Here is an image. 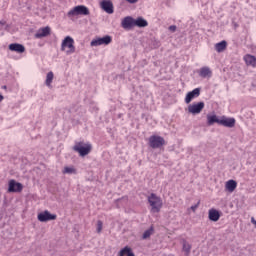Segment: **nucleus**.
I'll return each instance as SVG.
<instances>
[{
  "label": "nucleus",
  "instance_id": "f257e3e1",
  "mask_svg": "<svg viewBox=\"0 0 256 256\" xmlns=\"http://www.w3.org/2000/svg\"><path fill=\"white\" fill-rule=\"evenodd\" d=\"M147 199L151 207V213H159L163 207V200L161 197L157 196L155 193H151Z\"/></svg>",
  "mask_w": 256,
  "mask_h": 256
},
{
  "label": "nucleus",
  "instance_id": "f03ea898",
  "mask_svg": "<svg viewBox=\"0 0 256 256\" xmlns=\"http://www.w3.org/2000/svg\"><path fill=\"white\" fill-rule=\"evenodd\" d=\"M61 51H65L66 55L75 53V40L71 36H66L61 44Z\"/></svg>",
  "mask_w": 256,
  "mask_h": 256
},
{
  "label": "nucleus",
  "instance_id": "7ed1b4c3",
  "mask_svg": "<svg viewBox=\"0 0 256 256\" xmlns=\"http://www.w3.org/2000/svg\"><path fill=\"white\" fill-rule=\"evenodd\" d=\"M89 14H90V12H89V8H87V6L78 5L68 11L67 17H69V19H73V17H77L79 15L87 16Z\"/></svg>",
  "mask_w": 256,
  "mask_h": 256
},
{
  "label": "nucleus",
  "instance_id": "20e7f679",
  "mask_svg": "<svg viewBox=\"0 0 256 256\" xmlns=\"http://www.w3.org/2000/svg\"><path fill=\"white\" fill-rule=\"evenodd\" d=\"M73 150L76 151V153H79L80 157H85L91 153V144L78 142L74 145Z\"/></svg>",
  "mask_w": 256,
  "mask_h": 256
},
{
  "label": "nucleus",
  "instance_id": "39448f33",
  "mask_svg": "<svg viewBox=\"0 0 256 256\" xmlns=\"http://www.w3.org/2000/svg\"><path fill=\"white\" fill-rule=\"evenodd\" d=\"M113 41V38L109 35L98 37L93 39L90 42L91 47H99L101 45H110V43Z\"/></svg>",
  "mask_w": 256,
  "mask_h": 256
},
{
  "label": "nucleus",
  "instance_id": "423d86ee",
  "mask_svg": "<svg viewBox=\"0 0 256 256\" xmlns=\"http://www.w3.org/2000/svg\"><path fill=\"white\" fill-rule=\"evenodd\" d=\"M149 145L152 149H159L165 145V139L157 135L150 136Z\"/></svg>",
  "mask_w": 256,
  "mask_h": 256
},
{
  "label": "nucleus",
  "instance_id": "0eeeda50",
  "mask_svg": "<svg viewBox=\"0 0 256 256\" xmlns=\"http://www.w3.org/2000/svg\"><path fill=\"white\" fill-rule=\"evenodd\" d=\"M203 109H205V102H194L188 106V113L199 115Z\"/></svg>",
  "mask_w": 256,
  "mask_h": 256
},
{
  "label": "nucleus",
  "instance_id": "6e6552de",
  "mask_svg": "<svg viewBox=\"0 0 256 256\" xmlns=\"http://www.w3.org/2000/svg\"><path fill=\"white\" fill-rule=\"evenodd\" d=\"M37 219L40 223H47V221H55V219H57V215L51 214L49 210H45L37 215Z\"/></svg>",
  "mask_w": 256,
  "mask_h": 256
},
{
  "label": "nucleus",
  "instance_id": "1a4fd4ad",
  "mask_svg": "<svg viewBox=\"0 0 256 256\" xmlns=\"http://www.w3.org/2000/svg\"><path fill=\"white\" fill-rule=\"evenodd\" d=\"M23 191V184L15 181L10 180L8 183V193H21Z\"/></svg>",
  "mask_w": 256,
  "mask_h": 256
},
{
  "label": "nucleus",
  "instance_id": "9d476101",
  "mask_svg": "<svg viewBox=\"0 0 256 256\" xmlns=\"http://www.w3.org/2000/svg\"><path fill=\"white\" fill-rule=\"evenodd\" d=\"M236 120L233 117L221 116L220 124L222 127H228V129H233L235 127Z\"/></svg>",
  "mask_w": 256,
  "mask_h": 256
},
{
  "label": "nucleus",
  "instance_id": "9b49d317",
  "mask_svg": "<svg viewBox=\"0 0 256 256\" xmlns=\"http://www.w3.org/2000/svg\"><path fill=\"white\" fill-rule=\"evenodd\" d=\"M100 7L105 11V13H108V15H113L114 8H113V2L111 0H102L100 2Z\"/></svg>",
  "mask_w": 256,
  "mask_h": 256
},
{
  "label": "nucleus",
  "instance_id": "f8f14e48",
  "mask_svg": "<svg viewBox=\"0 0 256 256\" xmlns=\"http://www.w3.org/2000/svg\"><path fill=\"white\" fill-rule=\"evenodd\" d=\"M201 95V88H195L194 90L188 92L185 97V103L189 105L192 99H197Z\"/></svg>",
  "mask_w": 256,
  "mask_h": 256
},
{
  "label": "nucleus",
  "instance_id": "ddd939ff",
  "mask_svg": "<svg viewBox=\"0 0 256 256\" xmlns=\"http://www.w3.org/2000/svg\"><path fill=\"white\" fill-rule=\"evenodd\" d=\"M49 35H51V27L46 26L37 30V32L35 33V38L43 39V37H49Z\"/></svg>",
  "mask_w": 256,
  "mask_h": 256
},
{
  "label": "nucleus",
  "instance_id": "4468645a",
  "mask_svg": "<svg viewBox=\"0 0 256 256\" xmlns=\"http://www.w3.org/2000/svg\"><path fill=\"white\" fill-rule=\"evenodd\" d=\"M121 25L123 29H133L135 27V18L127 16L122 20Z\"/></svg>",
  "mask_w": 256,
  "mask_h": 256
},
{
  "label": "nucleus",
  "instance_id": "2eb2a0df",
  "mask_svg": "<svg viewBox=\"0 0 256 256\" xmlns=\"http://www.w3.org/2000/svg\"><path fill=\"white\" fill-rule=\"evenodd\" d=\"M208 219L216 223V221L221 219V213L219 212V210L212 208L208 211Z\"/></svg>",
  "mask_w": 256,
  "mask_h": 256
},
{
  "label": "nucleus",
  "instance_id": "dca6fc26",
  "mask_svg": "<svg viewBox=\"0 0 256 256\" xmlns=\"http://www.w3.org/2000/svg\"><path fill=\"white\" fill-rule=\"evenodd\" d=\"M206 118L208 127H211V125H215V123L219 125L221 121V118H219V116L216 114H207Z\"/></svg>",
  "mask_w": 256,
  "mask_h": 256
},
{
  "label": "nucleus",
  "instance_id": "f3484780",
  "mask_svg": "<svg viewBox=\"0 0 256 256\" xmlns=\"http://www.w3.org/2000/svg\"><path fill=\"white\" fill-rule=\"evenodd\" d=\"M212 75L213 72L211 71V68L207 66H204L199 70V77H202L203 79L211 78Z\"/></svg>",
  "mask_w": 256,
  "mask_h": 256
},
{
  "label": "nucleus",
  "instance_id": "a211bd4d",
  "mask_svg": "<svg viewBox=\"0 0 256 256\" xmlns=\"http://www.w3.org/2000/svg\"><path fill=\"white\" fill-rule=\"evenodd\" d=\"M10 51H15L16 53H25V46L19 43H12L9 45Z\"/></svg>",
  "mask_w": 256,
  "mask_h": 256
},
{
  "label": "nucleus",
  "instance_id": "6ab92c4d",
  "mask_svg": "<svg viewBox=\"0 0 256 256\" xmlns=\"http://www.w3.org/2000/svg\"><path fill=\"white\" fill-rule=\"evenodd\" d=\"M244 61L246 63V65L250 66V67H256V57L251 55V54H247L244 56Z\"/></svg>",
  "mask_w": 256,
  "mask_h": 256
},
{
  "label": "nucleus",
  "instance_id": "aec40b11",
  "mask_svg": "<svg viewBox=\"0 0 256 256\" xmlns=\"http://www.w3.org/2000/svg\"><path fill=\"white\" fill-rule=\"evenodd\" d=\"M149 25V22H147V20H145V18L143 17H138L136 19H134V27H147Z\"/></svg>",
  "mask_w": 256,
  "mask_h": 256
},
{
  "label": "nucleus",
  "instance_id": "412c9836",
  "mask_svg": "<svg viewBox=\"0 0 256 256\" xmlns=\"http://www.w3.org/2000/svg\"><path fill=\"white\" fill-rule=\"evenodd\" d=\"M225 189L229 193H233V191H235V189H237V181H235V180H228L226 182V184H225Z\"/></svg>",
  "mask_w": 256,
  "mask_h": 256
},
{
  "label": "nucleus",
  "instance_id": "4be33fe9",
  "mask_svg": "<svg viewBox=\"0 0 256 256\" xmlns=\"http://www.w3.org/2000/svg\"><path fill=\"white\" fill-rule=\"evenodd\" d=\"M227 49V41L222 40L219 43L215 44V50L217 51V53H223V51H225Z\"/></svg>",
  "mask_w": 256,
  "mask_h": 256
},
{
  "label": "nucleus",
  "instance_id": "5701e85b",
  "mask_svg": "<svg viewBox=\"0 0 256 256\" xmlns=\"http://www.w3.org/2000/svg\"><path fill=\"white\" fill-rule=\"evenodd\" d=\"M62 173L64 175H77V169L73 166H66L64 167Z\"/></svg>",
  "mask_w": 256,
  "mask_h": 256
},
{
  "label": "nucleus",
  "instance_id": "b1692460",
  "mask_svg": "<svg viewBox=\"0 0 256 256\" xmlns=\"http://www.w3.org/2000/svg\"><path fill=\"white\" fill-rule=\"evenodd\" d=\"M135 256V253H133V250H131L130 247L125 246L123 249L120 250L119 256Z\"/></svg>",
  "mask_w": 256,
  "mask_h": 256
},
{
  "label": "nucleus",
  "instance_id": "393cba45",
  "mask_svg": "<svg viewBox=\"0 0 256 256\" xmlns=\"http://www.w3.org/2000/svg\"><path fill=\"white\" fill-rule=\"evenodd\" d=\"M53 77H55V75L53 74L52 71L47 73L46 81H45L47 87H51V84L53 83Z\"/></svg>",
  "mask_w": 256,
  "mask_h": 256
},
{
  "label": "nucleus",
  "instance_id": "a878e982",
  "mask_svg": "<svg viewBox=\"0 0 256 256\" xmlns=\"http://www.w3.org/2000/svg\"><path fill=\"white\" fill-rule=\"evenodd\" d=\"M182 243H183V247H182L183 251L186 252L187 255H189L191 253V244H189L187 240H183Z\"/></svg>",
  "mask_w": 256,
  "mask_h": 256
},
{
  "label": "nucleus",
  "instance_id": "bb28decb",
  "mask_svg": "<svg viewBox=\"0 0 256 256\" xmlns=\"http://www.w3.org/2000/svg\"><path fill=\"white\" fill-rule=\"evenodd\" d=\"M152 234H153V228H150L144 231L142 239H149V237H151Z\"/></svg>",
  "mask_w": 256,
  "mask_h": 256
},
{
  "label": "nucleus",
  "instance_id": "cd10ccee",
  "mask_svg": "<svg viewBox=\"0 0 256 256\" xmlns=\"http://www.w3.org/2000/svg\"><path fill=\"white\" fill-rule=\"evenodd\" d=\"M97 233H101V231H103V222L101 220H99L97 222V228H96Z\"/></svg>",
  "mask_w": 256,
  "mask_h": 256
},
{
  "label": "nucleus",
  "instance_id": "c85d7f7f",
  "mask_svg": "<svg viewBox=\"0 0 256 256\" xmlns=\"http://www.w3.org/2000/svg\"><path fill=\"white\" fill-rule=\"evenodd\" d=\"M126 3H129L130 5H135L136 3H139V0H125Z\"/></svg>",
  "mask_w": 256,
  "mask_h": 256
},
{
  "label": "nucleus",
  "instance_id": "c756f323",
  "mask_svg": "<svg viewBox=\"0 0 256 256\" xmlns=\"http://www.w3.org/2000/svg\"><path fill=\"white\" fill-rule=\"evenodd\" d=\"M169 31H172V32L177 31V26H175V25L169 26Z\"/></svg>",
  "mask_w": 256,
  "mask_h": 256
},
{
  "label": "nucleus",
  "instance_id": "7c9ffc66",
  "mask_svg": "<svg viewBox=\"0 0 256 256\" xmlns=\"http://www.w3.org/2000/svg\"><path fill=\"white\" fill-rule=\"evenodd\" d=\"M199 207V203L198 204H195V205H193V206H191V209L193 210V211H197V208Z\"/></svg>",
  "mask_w": 256,
  "mask_h": 256
},
{
  "label": "nucleus",
  "instance_id": "2f4dec72",
  "mask_svg": "<svg viewBox=\"0 0 256 256\" xmlns=\"http://www.w3.org/2000/svg\"><path fill=\"white\" fill-rule=\"evenodd\" d=\"M5 99V97H3V95L0 94V103Z\"/></svg>",
  "mask_w": 256,
  "mask_h": 256
},
{
  "label": "nucleus",
  "instance_id": "473e14b6",
  "mask_svg": "<svg viewBox=\"0 0 256 256\" xmlns=\"http://www.w3.org/2000/svg\"><path fill=\"white\" fill-rule=\"evenodd\" d=\"M0 25H5V21H0Z\"/></svg>",
  "mask_w": 256,
  "mask_h": 256
},
{
  "label": "nucleus",
  "instance_id": "72a5a7b5",
  "mask_svg": "<svg viewBox=\"0 0 256 256\" xmlns=\"http://www.w3.org/2000/svg\"><path fill=\"white\" fill-rule=\"evenodd\" d=\"M2 89H7V86H3Z\"/></svg>",
  "mask_w": 256,
  "mask_h": 256
}]
</instances>
